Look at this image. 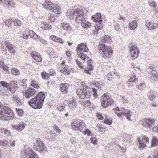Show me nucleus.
<instances>
[{"label":"nucleus","mask_w":158,"mask_h":158,"mask_svg":"<svg viewBox=\"0 0 158 158\" xmlns=\"http://www.w3.org/2000/svg\"><path fill=\"white\" fill-rule=\"evenodd\" d=\"M0 84L4 87L8 88V84L5 81H0Z\"/></svg>","instance_id":"57"},{"label":"nucleus","mask_w":158,"mask_h":158,"mask_svg":"<svg viewBox=\"0 0 158 158\" xmlns=\"http://www.w3.org/2000/svg\"><path fill=\"white\" fill-rule=\"evenodd\" d=\"M11 72L12 74L16 76L19 75L20 73L18 69L14 68L12 69Z\"/></svg>","instance_id":"43"},{"label":"nucleus","mask_w":158,"mask_h":158,"mask_svg":"<svg viewBox=\"0 0 158 158\" xmlns=\"http://www.w3.org/2000/svg\"><path fill=\"white\" fill-rule=\"evenodd\" d=\"M30 37L36 41H39L40 39V37L36 34L33 31L31 30L30 31Z\"/></svg>","instance_id":"27"},{"label":"nucleus","mask_w":158,"mask_h":158,"mask_svg":"<svg viewBox=\"0 0 158 158\" xmlns=\"http://www.w3.org/2000/svg\"><path fill=\"white\" fill-rule=\"evenodd\" d=\"M93 90V96L95 98H97L98 97V95L97 94V90L94 88H93L92 89Z\"/></svg>","instance_id":"53"},{"label":"nucleus","mask_w":158,"mask_h":158,"mask_svg":"<svg viewBox=\"0 0 158 158\" xmlns=\"http://www.w3.org/2000/svg\"><path fill=\"white\" fill-rule=\"evenodd\" d=\"M66 104L65 103H60L57 106V108L59 110L62 111L65 110Z\"/></svg>","instance_id":"37"},{"label":"nucleus","mask_w":158,"mask_h":158,"mask_svg":"<svg viewBox=\"0 0 158 158\" xmlns=\"http://www.w3.org/2000/svg\"><path fill=\"white\" fill-rule=\"evenodd\" d=\"M93 85L95 87L99 89L101 87V85L99 84V83L98 82L94 81L93 83Z\"/></svg>","instance_id":"58"},{"label":"nucleus","mask_w":158,"mask_h":158,"mask_svg":"<svg viewBox=\"0 0 158 158\" xmlns=\"http://www.w3.org/2000/svg\"><path fill=\"white\" fill-rule=\"evenodd\" d=\"M89 50L85 44L82 43L78 44L76 49L78 56L83 60H85L87 56L83 52H87Z\"/></svg>","instance_id":"6"},{"label":"nucleus","mask_w":158,"mask_h":158,"mask_svg":"<svg viewBox=\"0 0 158 158\" xmlns=\"http://www.w3.org/2000/svg\"><path fill=\"white\" fill-rule=\"evenodd\" d=\"M76 63L78 65L79 67L81 69H82L83 68V66L82 65V64L80 62V61L77 59H76Z\"/></svg>","instance_id":"61"},{"label":"nucleus","mask_w":158,"mask_h":158,"mask_svg":"<svg viewBox=\"0 0 158 158\" xmlns=\"http://www.w3.org/2000/svg\"><path fill=\"white\" fill-rule=\"evenodd\" d=\"M156 96L155 95L153 94H151L149 96V98L151 101L154 100Z\"/></svg>","instance_id":"63"},{"label":"nucleus","mask_w":158,"mask_h":158,"mask_svg":"<svg viewBox=\"0 0 158 158\" xmlns=\"http://www.w3.org/2000/svg\"><path fill=\"white\" fill-rule=\"evenodd\" d=\"M41 75L42 77L44 79H47L49 77V75L45 71L42 72Z\"/></svg>","instance_id":"44"},{"label":"nucleus","mask_w":158,"mask_h":158,"mask_svg":"<svg viewBox=\"0 0 158 158\" xmlns=\"http://www.w3.org/2000/svg\"><path fill=\"white\" fill-rule=\"evenodd\" d=\"M154 122L155 120L154 119L147 118L142 120V125L144 127L149 128Z\"/></svg>","instance_id":"14"},{"label":"nucleus","mask_w":158,"mask_h":158,"mask_svg":"<svg viewBox=\"0 0 158 158\" xmlns=\"http://www.w3.org/2000/svg\"><path fill=\"white\" fill-rule=\"evenodd\" d=\"M53 129L55 131L59 133H60L61 132V131L60 129H59L58 127L56 125H54L53 126Z\"/></svg>","instance_id":"51"},{"label":"nucleus","mask_w":158,"mask_h":158,"mask_svg":"<svg viewBox=\"0 0 158 158\" xmlns=\"http://www.w3.org/2000/svg\"><path fill=\"white\" fill-rule=\"evenodd\" d=\"M137 140L139 143V148L140 150L143 149L146 147V145L142 142L141 139L140 138H138Z\"/></svg>","instance_id":"36"},{"label":"nucleus","mask_w":158,"mask_h":158,"mask_svg":"<svg viewBox=\"0 0 158 158\" xmlns=\"http://www.w3.org/2000/svg\"><path fill=\"white\" fill-rule=\"evenodd\" d=\"M68 84L67 83L61 84L60 85V90L64 93H66L67 91Z\"/></svg>","instance_id":"31"},{"label":"nucleus","mask_w":158,"mask_h":158,"mask_svg":"<svg viewBox=\"0 0 158 158\" xmlns=\"http://www.w3.org/2000/svg\"><path fill=\"white\" fill-rule=\"evenodd\" d=\"M93 70V67L92 66H90L88 67L85 70V72L88 74H90L91 72Z\"/></svg>","instance_id":"45"},{"label":"nucleus","mask_w":158,"mask_h":158,"mask_svg":"<svg viewBox=\"0 0 158 158\" xmlns=\"http://www.w3.org/2000/svg\"><path fill=\"white\" fill-rule=\"evenodd\" d=\"M104 123L109 125H110L112 123V121L107 118H105L104 121Z\"/></svg>","instance_id":"62"},{"label":"nucleus","mask_w":158,"mask_h":158,"mask_svg":"<svg viewBox=\"0 0 158 158\" xmlns=\"http://www.w3.org/2000/svg\"><path fill=\"white\" fill-rule=\"evenodd\" d=\"M148 4L149 6L155 8L157 6L156 2L153 1H149L148 2Z\"/></svg>","instance_id":"47"},{"label":"nucleus","mask_w":158,"mask_h":158,"mask_svg":"<svg viewBox=\"0 0 158 158\" xmlns=\"http://www.w3.org/2000/svg\"><path fill=\"white\" fill-rule=\"evenodd\" d=\"M102 42H106L110 43L112 42V40L111 38L108 35H105L104 36V38L102 40Z\"/></svg>","instance_id":"35"},{"label":"nucleus","mask_w":158,"mask_h":158,"mask_svg":"<svg viewBox=\"0 0 158 158\" xmlns=\"http://www.w3.org/2000/svg\"><path fill=\"white\" fill-rule=\"evenodd\" d=\"M42 28L43 30H49L52 28V26L45 22L44 21L41 24Z\"/></svg>","instance_id":"25"},{"label":"nucleus","mask_w":158,"mask_h":158,"mask_svg":"<svg viewBox=\"0 0 158 158\" xmlns=\"http://www.w3.org/2000/svg\"><path fill=\"white\" fill-rule=\"evenodd\" d=\"M82 86L81 88L77 89L76 93L77 95L81 99H84L86 96H89L90 94L89 92H88V86L82 82Z\"/></svg>","instance_id":"8"},{"label":"nucleus","mask_w":158,"mask_h":158,"mask_svg":"<svg viewBox=\"0 0 158 158\" xmlns=\"http://www.w3.org/2000/svg\"><path fill=\"white\" fill-rule=\"evenodd\" d=\"M156 70V68L154 65H150L147 68V72L150 74L151 78L153 81L158 79V74Z\"/></svg>","instance_id":"11"},{"label":"nucleus","mask_w":158,"mask_h":158,"mask_svg":"<svg viewBox=\"0 0 158 158\" xmlns=\"http://www.w3.org/2000/svg\"><path fill=\"white\" fill-rule=\"evenodd\" d=\"M145 87V85L143 83H141L137 85V88L139 90L143 89Z\"/></svg>","instance_id":"52"},{"label":"nucleus","mask_w":158,"mask_h":158,"mask_svg":"<svg viewBox=\"0 0 158 158\" xmlns=\"http://www.w3.org/2000/svg\"><path fill=\"white\" fill-rule=\"evenodd\" d=\"M31 30H26L24 31L23 35V38L24 39H27L28 38L29 35L30 36V31Z\"/></svg>","instance_id":"34"},{"label":"nucleus","mask_w":158,"mask_h":158,"mask_svg":"<svg viewBox=\"0 0 158 158\" xmlns=\"http://www.w3.org/2000/svg\"><path fill=\"white\" fill-rule=\"evenodd\" d=\"M54 4L50 0H46L42 6L44 8L50 11L53 9Z\"/></svg>","instance_id":"18"},{"label":"nucleus","mask_w":158,"mask_h":158,"mask_svg":"<svg viewBox=\"0 0 158 158\" xmlns=\"http://www.w3.org/2000/svg\"><path fill=\"white\" fill-rule=\"evenodd\" d=\"M142 141L143 142H145V143H148L149 141V138L146 136H144L142 139Z\"/></svg>","instance_id":"59"},{"label":"nucleus","mask_w":158,"mask_h":158,"mask_svg":"<svg viewBox=\"0 0 158 158\" xmlns=\"http://www.w3.org/2000/svg\"><path fill=\"white\" fill-rule=\"evenodd\" d=\"M5 44L7 48L8 51L10 52V54L11 55L15 54V50L16 48L15 46L9 42H5Z\"/></svg>","instance_id":"19"},{"label":"nucleus","mask_w":158,"mask_h":158,"mask_svg":"<svg viewBox=\"0 0 158 158\" xmlns=\"http://www.w3.org/2000/svg\"><path fill=\"white\" fill-rule=\"evenodd\" d=\"M97 127H98V130L99 131L101 132H104L106 131L105 129L102 126H101L99 124H98Z\"/></svg>","instance_id":"56"},{"label":"nucleus","mask_w":158,"mask_h":158,"mask_svg":"<svg viewBox=\"0 0 158 158\" xmlns=\"http://www.w3.org/2000/svg\"><path fill=\"white\" fill-rule=\"evenodd\" d=\"M14 21H13L12 19H9L6 20L4 23L8 27L10 26V25L13 23Z\"/></svg>","instance_id":"46"},{"label":"nucleus","mask_w":158,"mask_h":158,"mask_svg":"<svg viewBox=\"0 0 158 158\" xmlns=\"http://www.w3.org/2000/svg\"><path fill=\"white\" fill-rule=\"evenodd\" d=\"M50 136V139L52 141H54L56 139V135L55 133H51Z\"/></svg>","instance_id":"50"},{"label":"nucleus","mask_w":158,"mask_h":158,"mask_svg":"<svg viewBox=\"0 0 158 158\" xmlns=\"http://www.w3.org/2000/svg\"><path fill=\"white\" fill-rule=\"evenodd\" d=\"M130 56L132 59H135L137 58L139 54V51L137 46L133 45L130 48Z\"/></svg>","instance_id":"13"},{"label":"nucleus","mask_w":158,"mask_h":158,"mask_svg":"<svg viewBox=\"0 0 158 158\" xmlns=\"http://www.w3.org/2000/svg\"><path fill=\"white\" fill-rule=\"evenodd\" d=\"M99 51L102 56L105 58H108L113 53L112 48L103 44H100L98 46Z\"/></svg>","instance_id":"4"},{"label":"nucleus","mask_w":158,"mask_h":158,"mask_svg":"<svg viewBox=\"0 0 158 158\" xmlns=\"http://www.w3.org/2000/svg\"><path fill=\"white\" fill-rule=\"evenodd\" d=\"M34 147L36 149L42 150L44 148V144L39 139H37L35 143Z\"/></svg>","instance_id":"20"},{"label":"nucleus","mask_w":158,"mask_h":158,"mask_svg":"<svg viewBox=\"0 0 158 158\" xmlns=\"http://www.w3.org/2000/svg\"><path fill=\"white\" fill-rule=\"evenodd\" d=\"M36 93L37 91L35 89L30 88L25 92L23 95L26 98H29L30 97L34 95Z\"/></svg>","instance_id":"17"},{"label":"nucleus","mask_w":158,"mask_h":158,"mask_svg":"<svg viewBox=\"0 0 158 158\" xmlns=\"http://www.w3.org/2000/svg\"><path fill=\"white\" fill-rule=\"evenodd\" d=\"M113 110L114 111L115 114L118 117L121 118L123 116H125L126 118L129 120H131L130 118L132 113L131 110H125L123 108H121L120 109L118 107L114 108Z\"/></svg>","instance_id":"5"},{"label":"nucleus","mask_w":158,"mask_h":158,"mask_svg":"<svg viewBox=\"0 0 158 158\" xmlns=\"http://www.w3.org/2000/svg\"><path fill=\"white\" fill-rule=\"evenodd\" d=\"M24 152L27 158H38L37 155L29 148L25 149Z\"/></svg>","instance_id":"16"},{"label":"nucleus","mask_w":158,"mask_h":158,"mask_svg":"<svg viewBox=\"0 0 158 158\" xmlns=\"http://www.w3.org/2000/svg\"><path fill=\"white\" fill-rule=\"evenodd\" d=\"M101 105L104 108L114 105V101L106 94H104L101 97Z\"/></svg>","instance_id":"9"},{"label":"nucleus","mask_w":158,"mask_h":158,"mask_svg":"<svg viewBox=\"0 0 158 158\" xmlns=\"http://www.w3.org/2000/svg\"><path fill=\"white\" fill-rule=\"evenodd\" d=\"M81 22V26L85 28H87L91 26V23L88 21L85 20L84 14L79 16L77 19V23Z\"/></svg>","instance_id":"12"},{"label":"nucleus","mask_w":158,"mask_h":158,"mask_svg":"<svg viewBox=\"0 0 158 158\" xmlns=\"http://www.w3.org/2000/svg\"><path fill=\"white\" fill-rule=\"evenodd\" d=\"M11 87L14 89L16 88L17 87V82L14 81H10V82L8 84V89L9 90H11Z\"/></svg>","instance_id":"32"},{"label":"nucleus","mask_w":158,"mask_h":158,"mask_svg":"<svg viewBox=\"0 0 158 158\" xmlns=\"http://www.w3.org/2000/svg\"><path fill=\"white\" fill-rule=\"evenodd\" d=\"M137 26V23L135 21H133L128 24L129 28L131 30H134L136 29Z\"/></svg>","instance_id":"29"},{"label":"nucleus","mask_w":158,"mask_h":158,"mask_svg":"<svg viewBox=\"0 0 158 158\" xmlns=\"http://www.w3.org/2000/svg\"><path fill=\"white\" fill-rule=\"evenodd\" d=\"M158 144V139L156 136H153L152 137V140L151 147H154Z\"/></svg>","instance_id":"33"},{"label":"nucleus","mask_w":158,"mask_h":158,"mask_svg":"<svg viewBox=\"0 0 158 158\" xmlns=\"http://www.w3.org/2000/svg\"><path fill=\"white\" fill-rule=\"evenodd\" d=\"M92 18L96 23L95 29L92 30L93 34L95 36L98 33L99 30L102 29L103 27L102 23V20L101 19L102 17L101 14L99 13H96L92 16Z\"/></svg>","instance_id":"3"},{"label":"nucleus","mask_w":158,"mask_h":158,"mask_svg":"<svg viewBox=\"0 0 158 158\" xmlns=\"http://www.w3.org/2000/svg\"><path fill=\"white\" fill-rule=\"evenodd\" d=\"M71 68H69V66L65 65L63 69L60 70L61 72L64 74H69L71 70Z\"/></svg>","instance_id":"28"},{"label":"nucleus","mask_w":158,"mask_h":158,"mask_svg":"<svg viewBox=\"0 0 158 158\" xmlns=\"http://www.w3.org/2000/svg\"><path fill=\"white\" fill-rule=\"evenodd\" d=\"M71 126L73 130L77 131L78 130L81 131L86 127L85 124L81 121H74L72 123Z\"/></svg>","instance_id":"10"},{"label":"nucleus","mask_w":158,"mask_h":158,"mask_svg":"<svg viewBox=\"0 0 158 158\" xmlns=\"http://www.w3.org/2000/svg\"><path fill=\"white\" fill-rule=\"evenodd\" d=\"M60 25L62 29L64 30L67 31H70L71 30V27L69 24L66 22H61Z\"/></svg>","instance_id":"24"},{"label":"nucleus","mask_w":158,"mask_h":158,"mask_svg":"<svg viewBox=\"0 0 158 158\" xmlns=\"http://www.w3.org/2000/svg\"><path fill=\"white\" fill-rule=\"evenodd\" d=\"M13 23L15 26H20L21 24V21L18 19H15L14 20Z\"/></svg>","instance_id":"48"},{"label":"nucleus","mask_w":158,"mask_h":158,"mask_svg":"<svg viewBox=\"0 0 158 158\" xmlns=\"http://www.w3.org/2000/svg\"><path fill=\"white\" fill-rule=\"evenodd\" d=\"M34 59L36 61L40 62L42 61V57L40 54L36 52H33L31 54Z\"/></svg>","instance_id":"22"},{"label":"nucleus","mask_w":158,"mask_h":158,"mask_svg":"<svg viewBox=\"0 0 158 158\" xmlns=\"http://www.w3.org/2000/svg\"><path fill=\"white\" fill-rule=\"evenodd\" d=\"M55 19L56 17L55 15L53 14H51L48 18V21L50 22H54Z\"/></svg>","instance_id":"39"},{"label":"nucleus","mask_w":158,"mask_h":158,"mask_svg":"<svg viewBox=\"0 0 158 158\" xmlns=\"http://www.w3.org/2000/svg\"><path fill=\"white\" fill-rule=\"evenodd\" d=\"M147 28L149 30H153L158 28V23L154 21L147 20L145 22Z\"/></svg>","instance_id":"15"},{"label":"nucleus","mask_w":158,"mask_h":158,"mask_svg":"<svg viewBox=\"0 0 158 158\" xmlns=\"http://www.w3.org/2000/svg\"><path fill=\"white\" fill-rule=\"evenodd\" d=\"M16 111L19 117L22 116L23 114V110L22 109L17 108L16 109Z\"/></svg>","instance_id":"38"},{"label":"nucleus","mask_w":158,"mask_h":158,"mask_svg":"<svg viewBox=\"0 0 158 158\" xmlns=\"http://www.w3.org/2000/svg\"><path fill=\"white\" fill-rule=\"evenodd\" d=\"M138 81V80L136 78V76L134 75L129 79V84L130 82H135L136 83Z\"/></svg>","instance_id":"40"},{"label":"nucleus","mask_w":158,"mask_h":158,"mask_svg":"<svg viewBox=\"0 0 158 158\" xmlns=\"http://www.w3.org/2000/svg\"><path fill=\"white\" fill-rule=\"evenodd\" d=\"M84 13L82 10L77 8L76 9L68 10L67 11V16L70 19L75 18V21L77 22V17L81 15H82Z\"/></svg>","instance_id":"7"},{"label":"nucleus","mask_w":158,"mask_h":158,"mask_svg":"<svg viewBox=\"0 0 158 158\" xmlns=\"http://www.w3.org/2000/svg\"><path fill=\"white\" fill-rule=\"evenodd\" d=\"M57 38V37L56 36L53 35H52L50 36V39L55 42L56 41Z\"/></svg>","instance_id":"64"},{"label":"nucleus","mask_w":158,"mask_h":158,"mask_svg":"<svg viewBox=\"0 0 158 158\" xmlns=\"http://www.w3.org/2000/svg\"><path fill=\"white\" fill-rule=\"evenodd\" d=\"M31 85L32 87L36 89H38L39 88V86L38 83L34 80L31 79Z\"/></svg>","instance_id":"41"},{"label":"nucleus","mask_w":158,"mask_h":158,"mask_svg":"<svg viewBox=\"0 0 158 158\" xmlns=\"http://www.w3.org/2000/svg\"><path fill=\"white\" fill-rule=\"evenodd\" d=\"M7 2L8 6L12 8H14L15 7V4L12 1H10L8 2Z\"/></svg>","instance_id":"54"},{"label":"nucleus","mask_w":158,"mask_h":158,"mask_svg":"<svg viewBox=\"0 0 158 158\" xmlns=\"http://www.w3.org/2000/svg\"><path fill=\"white\" fill-rule=\"evenodd\" d=\"M91 142L94 144H96L98 143L97 138L94 137H91L90 138Z\"/></svg>","instance_id":"49"},{"label":"nucleus","mask_w":158,"mask_h":158,"mask_svg":"<svg viewBox=\"0 0 158 158\" xmlns=\"http://www.w3.org/2000/svg\"><path fill=\"white\" fill-rule=\"evenodd\" d=\"M48 74L49 75V76H54L56 74V72L54 70L50 69L49 70Z\"/></svg>","instance_id":"60"},{"label":"nucleus","mask_w":158,"mask_h":158,"mask_svg":"<svg viewBox=\"0 0 158 158\" xmlns=\"http://www.w3.org/2000/svg\"><path fill=\"white\" fill-rule=\"evenodd\" d=\"M52 10H51V12H53L55 14H59L61 12V8L58 5L54 4L53 7L52 8Z\"/></svg>","instance_id":"26"},{"label":"nucleus","mask_w":158,"mask_h":158,"mask_svg":"<svg viewBox=\"0 0 158 158\" xmlns=\"http://www.w3.org/2000/svg\"><path fill=\"white\" fill-rule=\"evenodd\" d=\"M27 82V79H23L21 82L22 83V86H23V88H26L27 87V84L26 83Z\"/></svg>","instance_id":"55"},{"label":"nucleus","mask_w":158,"mask_h":158,"mask_svg":"<svg viewBox=\"0 0 158 158\" xmlns=\"http://www.w3.org/2000/svg\"><path fill=\"white\" fill-rule=\"evenodd\" d=\"M12 127L18 131H22L25 127V124L23 122L19 123L18 126L13 125Z\"/></svg>","instance_id":"21"},{"label":"nucleus","mask_w":158,"mask_h":158,"mask_svg":"<svg viewBox=\"0 0 158 158\" xmlns=\"http://www.w3.org/2000/svg\"><path fill=\"white\" fill-rule=\"evenodd\" d=\"M68 106L70 109L73 110L77 106V102L74 99L72 98L71 100L69 101L68 103Z\"/></svg>","instance_id":"23"},{"label":"nucleus","mask_w":158,"mask_h":158,"mask_svg":"<svg viewBox=\"0 0 158 158\" xmlns=\"http://www.w3.org/2000/svg\"><path fill=\"white\" fill-rule=\"evenodd\" d=\"M14 100L15 101L17 104L19 105H22L23 103L20 101V99L18 96L14 95Z\"/></svg>","instance_id":"42"},{"label":"nucleus","mask_w":158,"mask_h":158,"mask_svg":"<svg viewBox=\"0 0 158 158\" xmlns=\"http://www.w3.org/2000/svg\"><path fill=\"white\" fill-rule=\"evenodd\" d=\"M45 97L44 93L41 92L35 97L30 100L28 102L29 104L34 109H40L42 107Z\"/></svg>","instance_id":"2"},{"label":"nucleus","mask_w":158,"mask_h":158,"mask_svg":"<svg viewBox=\"0 0 158 158\" xmlns=\"http://www.w3.org/2000/svg\"><path fill=\"white\" fill-rule=\"evenodd\" d=\"M7 104H4L2 106L0 102V119L2 120H9L13 119L14 114Z\"/></svg>","instance_id":"1"},{"label":"nucleus","mask_w":158,"mask_h":158,"mask_svg":"<svg viewBox=\"0 0 158 158\" xmlns=\"http://www.w3.org/2000/svg\"><path fill=\"white\" fill-rule=\"evenodd\" d=\"M0 68L5 72L8 73L9 72V67L2 61H0Z\"/></svg>","instance_id":"30"}]
</instances>
